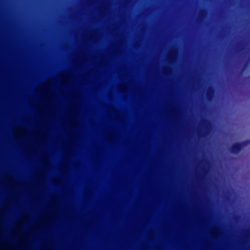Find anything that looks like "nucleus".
<instances>
[{
	"instance_id": "obj_5",
	"label": "nucleus",
	"mask_w": 250,
	"mask_h": 250,
	"mask_svg": "<svg viewBox=\"0 0 250 250\" xmlns=\"http://www.w3.org/2000/svg\"><path fill=\"white\" fill-rule=\"evenodd\" d=\"M199 135L200 136H203V134L201 130L199 131Z\"/></svg>"
},
{
	"instance_id": "obj_2",
	"label": "nucleus",
	"mask_w": 250,
	"mask_h": 250,
	"mask_svg": "<svg viewBox=\"0 0 250 250\" xmlns=\"http://www.w3.org/2000/svg\"><path fill=\"white\" fill-rule=\"evenodd\" d=\"M214 94V88L212 86H209L207 90L206 95L209 101L212 100Z\"/></svg>"
},
{
	"instance_id": "obj_3",
	"label": "nucleus",
	"mask_w": 250,
	"mask_h": 250,
	"mask_svg": "<svg viewBox=\"0 0 250 250\" xmlns=\"http://www.w3.org/2000/svg\"><path fill=\"white\" fill-rule=\"evenodd\" d=\"M210 124L209 121L206 119H203L202 121V125L204 127V133L205 134H207L208 133V125Z\"/></svg>"
},
{
	"instance_id": "obj_4",
	"label": "nucleus",
	"mask_w": 250,
	"mask_h": 250,
	"mask_svg": "<svg viewBox=\"0 0 250 250\" xmlns=\"http://www.w3.org/2000/svg\"><path fill=\"white\" fill-rule=\"evenodd\" d=\"M204 13L203 12H201L200 13V17L202 18L204 16Z\"/></svg>"
},
{
	"instance_id": "obj_1",
	"label": "nucleus",
	"mask_w": 250,
	"mask_h": 250,
	"mask_svg": "<svg viewBox=\"0 0 250 250\" xmlns=\"http://www.w3.org/2000/svg\"><path fill=\"white\" fill-rule=\"evenodd\" d=\"M250 141L247 140L242 142H236L232 144L229 148L230 152L233 154H238L243 148L249 145Z\"/></svg>"
}]
</instances>
